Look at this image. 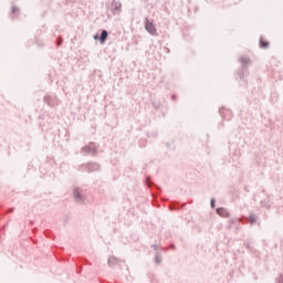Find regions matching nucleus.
Instances as JSON below:
<instances>
[{
    "mask_svg": "<svg viewBox=\"0 0 283 283\" xmlns=\"http://www.w3.org/2000/svg\"><path fill=\"white\" fill-rule=\"evenodd\" d=\"M250 222H258V218L255 216H251L250 217Z\"/></svg>",
    "mask_w": 283,
    "mask_h": 283,
    "instance_id": "9b49d317",
    "label": "nucleus"
},
{
    "mask_svg": "<svg viewBox=\"0 0 283 283\" xmlns=\"http://www.w3.org/2000/svg\"><path fill=\"white\" fill-rule=\"evenodd\" d=\"M211 207H212V209H216V199H211Z\"/></svg>",
    "mask_w": 283,
    "mask_h": 283,
    "instance_id": "f8f14e48",
    "label": "nucleus"
},
{
    "mask_svg": "<svg viewBox=\"0 0 283 283\" xmlns=\"http://www.w3.org/2000/svg\"><path fill=\"white\" fill-rule=\"evenodd\" d=\"M57 45H61V42H57Z\"/></svg>",
    "mask_w": 283,
    "mask_h": 283,
    "instance_id": "f3484780",
    "label": "nucleus"
},
{
    "mask_svg": "<svg viewBox=\"0 0 283 283\" xmlns=\"http://www.w3.org/2000/svg\"><path fill=\"white\" fill-rule=\"evenodd\" d=\"M155 262H156L157 264H160V258H159V256H156Z\"/></svg>",
    "mask_w": 283,
    "mask_h": 283,
    "instance_id": "ddd939ff",
    "label": "nucleus"
},
{
    "mask_svg": "<svg viewBox=\"0 0 283 283\" xmlns=\"http://www.w3.org/2000/svg\"><path fill=\"white\" fill-rule=\"evenodd\" d=\"M120 8H123V4L118 1L112 2V12L113 14H120Z\"/></svg>",
    "mask_w": 283,
    "mask_h": 283,
    "instance_id": "20e7f679",
    "label": "nucleus"
},
{
    "mask_svg": "<svg viewBox=\"0 0 283 283\" xmlns=\"http://www.w3.org/2000/svg\"><path fill=\"white\" fill-rule=\"evenodd\" d=\"M277 283H283V276L277 280Z\"/></svg>",
    "mask_w": 283,
    "mask_h": 283,
    "instance_id": "2eb2a0df",
    "label": "nucleus"
},
{
    "mask_svg": "<svg viewBox=\"0 0 283 283\" xmlns=\"http://www.w3.org/2000/svg\"><path fill=\"white\" fill-rule=\"evenodd\" d=\"M217 213L218 216H221V218H229V211L224 208H218Z\"/></svg>",
    "mask_w": 283,
    "mask_h": 283,
    "instance_id": "39448f33",
    "label": "nucleus"
},
{
    "mask_svg": "<svg viewBox=\"0 0 283 283\" xmlns=\"http://www.w3.org/2000/svg\"><path fill=\"white\" fill-rule=\"evenodd\" d=\"M88 171H98L101 169V166L96 163L87 164Z\"/></svg>",
    "mask_w": 283,
    "mask_h": 283,
    "instance_id": "423d86ee",
    "label": "nucleus"
},
{
    "mask_svg": "<svg viewBox=\"0 0 283 283\" xmlns=\"http://www.w3.org/2000/svg\"><path fill=\"white\" fill-rule=\"evenodd\" d=\"M107 36H108L107 31L103 30L102 34L99 36V41H101L102 44L105 43V41H107Z\"/></svg>",
    "mask_w": 283,
    "mask_h": 283,
    "instance_id": "6e6552de",
    "label": "nucleus"
},
{
    "mask_svg": "<svg viewBox=\"0 0 283 283\" xmlns=\"http://www.w3.org/2000/svg\"><path fill=\"white\" fill-rule=\"evenodd\" d=\"M12 12H19V8L13 7V8H12Z\"/></svg>",
    "mask_w": 283,
    "mask_h": 283,
    "instance_id": "4468645a",
    "label": "nucleus"
},
{
    "mask_svg": "<svg viewBox=\"0 0 283 283\" xmlns=\"http://www.w3.org/2000/svg\"><path fill=\"white\" fill-rule=\"evenodd\" d=\"M241 63H243V65H249L251 60H249V57H241Z\"/></svg>",
    "mask_w": 283,
    "mask_h": 283,
    "instance_id": "1a4fd4ad",
    "label": "nucleus"
},
{
    "mask_svg": "<svg viewBox=\"0 0 283 283\" xmlns=\"http://www.w3.org/2000/svg\"><path fill=\"white\" fill-rule=\"evenodd\" d=\"M73 193L76 202H85V197L81 193V189L74 188Z\"/></svg>",
    "mask_w": 283,
    "mask_h": 283,
    "instance_id": "7ed1b4c3",
    "label": "nucleus"
},
{
    "mask_svg": "<svg viewBox=\"0 0 283 283\" xmlns=\"http://www.w3.org/2000/svg\"><path fill=\"white\" fill-rule=\"evenodd\" d=\"M116 264H118V259H116L115 256H109L108 266H116Z\"/></svg>",
    "mask_w": 283,
    "mask_h": 283,
    "instance_id": "0eeeda50",
    "label": "nucleus"
},
{
    "mask_svg": "<svg viewBox=\"0 0 283 283\" xmlns=\"http://www.w3.org/2000/svg\"><path fill=\"white\" fill-rule=\"evenodd\" d=\"M261 48H269V42H264L262 39L260 40Z\"/></svg>",
    "mask_w": 283,
    "mask_h": 283,
    "instance_id": "9d476101",
    "label": "nucleus"
},
{
    "mask_svg": "<svg viewBox=\"0 0 283 283\" xmlns=\"http://www.w3.org/2000/svg\"><path fill=\"white\" fill-rule=\"evenodd\" d=\"M82 154H91V156H96L97 154L96 144L91 143L88 146H84L82 148Z\"/></svg>",
    "mask_w": 283,
    "mask_h": 283,
    "instance_id": "f257e3e1",
    "label": "nucleus"
},
{
    "mask_svg": "<svg viewBox=\"0 0 283 283\" xmlns=\"http://www.w3.org/2000/svg\"><path fill=\"white\" fill-rule=\"evenodd\" d=\"M94 39H95V41H96V39H98V35H94Z\"/></svg>",
    "mask_w": 283,
    "mask_h": 283,
    "instance_id": "dca6fc26",
    "label": "nucleus"
},
{
    "mask_svg": "<svg viewBox=\"0 0 283 283\" xmlns=\"http://www.w3.org/2000/svg\"><path fill=\"white\" fill-rule=\"evenodd\" d=\"M145 30L153 36H156V34H157L156 27L154 25V22H150L149 19H147V18H146V22H145Z\"/></svg>",
    "mask_w": 283,
    "mask_h": 283,
    "instance_id": "f03ea898",
    "label": "nucleus"
}]
</instances>
